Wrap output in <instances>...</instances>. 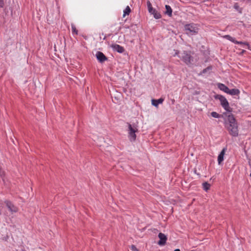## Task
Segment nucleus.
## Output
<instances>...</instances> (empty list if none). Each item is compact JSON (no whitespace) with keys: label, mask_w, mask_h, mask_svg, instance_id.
I'll use <instances>...</instances> for the list:
<instances>
[{"label":"nucleus","mask_w":251,"mask_h":251,"mask_svg":"<svg viewBox=\"0 0 251 251\" xmlns=\"http://www.w3.org/2000/svg\"><path fill=\"white\" fill-rule=\"evenodd\" d=\"M5 203L11 213H16L18 212V208L15 206L11 201H5Z\"/></svg>","instance_id":"obj_7"},{"label":"nucleus","mask_w":251,"mask_h":251,"mask_svg":"<svg viewBox=\"0 0 251 251\" xmlns=\"http://www.w3.org/2000/svg\"><path fill=\"white\" fill-rule=\"evenodd\" d=\"M158 237L159 241L158 242V244L160 246H164L166 244L167 239V236L162 233H159Z\"/></svg>","instance_id":"obj_8"},{"label":"nucleus","mask_w":251,"mask_h":251,"mask_svg":"<svg viewBox=\"0 0 251 251\" xmlns=\"http://www.w3.org/2000/svg\"><path fill=\"white\" fill-rule=\"evenodd\" d=\"M111 47L114 50L119 53H123L125 50L124 48L119 45L113 44L111 45Z\"/></svg>","instance_id":"obj_11"},{"label":"nucleus","mask_w":251,"mask_h":251,"mask_svg":"<svg viewBox=\"0 0 251 251\" xmlns=\"http://www.w3.org/2000/svg\"><path fill=\"white\" fill-rule=\"evenodd\" d=\"M234 43L237 44L245 45H246V46L248 45V43H247V42H241V41H237L236 40L235 41Z\"/></svg>","instance_id":"obj_22"},{"label":"nucleus","mask_w":251,"mask_h":251,"mask_svg":"<svg viewBox=\"0 0 251 251\" xmlns=\"http://www.w3.org/2000/svg\"><path fill=\"white\" fill-rule=\"evenodd\" d=\"M164 99L162 98H160L158 100H152L151 103L155 107H157L159 104H161L163 102Z\"/></svg>","instance_id":"obj_13"},{"label":"nucleus","mask_w":251,"mask_h":251,"mask_svg":"<svg viewBox=\"0 0 251 251\" xmlns=\"http://www.w3.org/2000/svg\"><path fill=\"white\" fill-rule=\"evenodd\" d=\"M245 50H242L241 52V54H243V53H244L245 52Z\"/></svg>","instance_id":"obj_29"},{"label":"nucleus","mask_w":251,"mask_h":251,"mask_svg":"<svg viewBox=\"0 0 251 251\" xmlns=\"http://www.w3.org/2000/svg\"><path fill=\"white\" fill-rule=\"evenodd\" d=\"M165 9L166 11H165V14L171 17L172 15V9L171 7L169 5H166Z\"/></svg>","instance_id":"obj_15"},{"label":"nucleus","mask_w":251,"mask_h":251,"mask_svg":"<svg viewBox=\"0 0 251 251\" xmlns=\"http://www.w3.org/2000/svg\"><path fill=\"white\" fill-rule=\"evenodd\" d=\"M0 176L1 177H4L5 176V172L4 171L2 170V169L0 168Z\"/></svg>","instance_id":"obj_24"},{"label":"nucleus","mask_w":251,"mask_h":251,"mask_svg":"<svg viewBox=\"0 0 251 251\" xmlns=\"http://www.w3.org/2000/svg\"><path fill=\"white\" fill-rule=\"evenodd\" d=\"M211 115L214 118H218L220 117L219 114L216 112H211Z\"/></svg>","instance_id":"obj_19"},{"label":"nucleus","mask_w":251,"mask_h":251,"mask_svg":"<svg viewBox=\"0 0 251 251\" xmlns=\"http://www.w3.org/2000/svg\"><path fill=\"white\" fill-rule=\"evenodd\" d=\"M178 51L177 50H176V52H175V55H177V54H178Z\"/></svg>","instance_id":"obj_30"},{"label":"nucleus","mask_w":251,"mask_h":251,"mask_svg":"<svg viewBox=\"0 0 251 251\" xmlns=\"http://www.w3.org/2000/svg\"><path fill=\"white\" fill-rule=\"evenodd\" d=\"M72 29L73 33H75V34H77L78 31L75 25H72Z\"/></svg>","instance_id":"obj_20"},{"label":"nucleus","mask_w":251,"mask_h":251,"mask_svg":"<svg viewBox=\"0 0 251 251\" xmlns=\"http://www.w3.org/2000/svg\"><path fill=\"white\" fill-rule=\"evenodd\" d=\"M224 115L226 117L224 122L226 128L230 135L233 137L238 136L239 135L238 125L235 118L231 113H225Z\"/></svg>","instance_id":"obj_1"},{"label":"nucleus","mask_w":251,"mask_h":251,"mask_svg":"<svg viewBox=\"0 0 251 251\" xmlns=\"http://www.w3.org/2000/svg\"><path fill=\"white\" fill-rule=\"evenodd\" d=\"M131 250L133 251H139L137 248L136 247H135V246L134 245H131Z\"/></svg>","instance_id":"obj_25"},{"label":"nucleus","mask_w":251,"mask_h":251,"mask_svg":"<svg viewBox=\"0 0 251 251\" xmlns=\"http://www.w3.org/2000/svg\"><path fill=\"white\" fill-rule=\"evenodd\" d=\"M211 69V68L210 67H208L207 68H206V69H204L203 71H202V73H205L206 72V71L207 70H210Z\"/></svg>","instance_id":"obj_26"},{"label":"nucleus","mask_w":251,"mask_h":251,"mask_svg":"<svg viewBox=\"0 0 251 251\" xmlns=\"http://www.w3.org/2000/svg\"><path fill=\"white\" fill-rule=\"evenodd\" d=\"M226 150V148H224L218 155V164L219 165H220L221 164V163L222 162V161L224 160V157L225 154Z\"/></svg>","instance_id":"obj_10"},{"label":"nucleus","mask_w":251,"mask_h":251,"mask_svg":"<svg viewBox=\"0 0 251 251\" xmlns=\"http://www.w3.org/2000/svg\"><path fill=\"white\" fill-rule=\"evenodd\" d=\"M223 37L224 38H226V39L232 42H233V43L235 42V40L229 35H225L223 36Z\"/></svg>","instance_id":"obj_18"},{"label":"nucleus","mask_w":251,"mask_h":251,"mask_svg":"<svg viewBox=\"0 0 251 251\" xmlns=\"http://www.w3.org/2000/svg\"><path fill=\"white\" fill-rule=\"evenodd\" d=\"M5 2L4 0H0V7L3 8L4 7Z\"/></svg>","instance_id":"obj_23"},{"label":"nucleus","mask_w":251,"mask_h":251,"mask_svg":"<svg viewBox=\"0 0 251 251\" xmlns=\"http://www.w3.org/2000/svg\"><path fill=\"white\" fill-rule=\"evenodd\" d=\"M96 56L97 59L101 63L103 62L107 59L104 54L100 51H97L96 54Z\"/></svg>","instance_id":"obj_9"},{"label":"nucleus","mask_w":251,"mask_h":251,"mask_svg":"<svg viewBox=\"0 0 251 251\" xmlns=\"http://www.w3.org/2000/svg\"><path fill=\"white\" fill-rule=\"evenodd\" d=\"M179 57L187 65L191 64L193 61V57L190 51H183Z\"/></svg>","instance_id":"obj_4"},{"label":"nucleus","mask_w":251,"mask_h":251,"mask_svg":"<svg viewBox=\"0 0 251 251\" xmlns=\"http://www.w3.org/2000/svg\"><path fill=\"white\" fill-rule=\"evenodd\" d=\"M147 5L149 13L153 15L154 18H155L156 19L161 18V14L157 10H156L155 9H154L152 7V5L149 0H148L147 1Z\"/></svg>","instance_id":"obj_6"},{"label":"nucleus","mask_w":251,"mask_h":251,"mask_svg":"<svg viewBox=\"0 0 251 251\" xmlns=\"http://www.w3.org/2000/svg\"><path fill=\"white\" fill-rule=\"evenodd\" d=\"M127 125L129 139L130 141H134L136 138L135 133L138 131L137 126L135 124L131 125L129 123H127Z\"/></svg>","instance_id":"obj_3"},{"label":"nucleus","mask_w":251,"mask_h":251,"mask_svg":"<svg viewBox=\"0 0 251 251\" xmlns=\"http://www.w3.org/2000/svg\"><path fill=\"white\" fill-rule=\"evenodd\" d=\"M250 176L251 177V173L250 174Z\"/></svg>","instance_id":"obj_32"},{"label":"nucleus","mask_w":251,"mask_h":251,"mask_svg":"<svg viewBox=\"0 0 251 251\" xmlns=\"http://www.w3.org/2000/svg\"><path fill=\"white\" fill-rule=\"evenodd\" d=\"M248 159L249 164L251 168V159L250 158H248Z\"/></svg>","instance_id":"obj_27"},{"label":"nucleus","mask_w":251,"mask_h":251,"mask_svg":"<svg viewBox=\"0 0 251 251\" xmlns=\"http://www.w3.org/2000/svg\"><path fill=\"white\" fill-rule=\"evenodd\" d=\"M218 87L221 90L225 92L226 93H227V92L229 90L228 88L226 86L225 84H222V83H218Z\"/></svg>","instance_id":"obj_14"},{"label":"nucleus","mask_w":251,"mask_h":251,"mask_svg":"<svg viewBox=\"0 0 251 251\" xmlns=\"http://www.w3.org/2000/svg\"><path fill=\"white\" fill-rule=\"evenodd\" d=\"M175 251H180V250H179V249H176V250H175Z\"/></svg>","instance_id":"obj_31"},{"label":"nucleus","mask_w":251,"mask_h":251,"mask_svg":"<svg viewBox=\"0 0 251 251\" xmlns=\"http://www.w3.org/2000/svg\"><path fill=\"white\" fill-rule=\"evenodd\" d=\"M234 7L235 9H236L240 13H242V8H241L237 4H235Z\"/></svg>","instance_id":"obj_21"},{"label":"nucleus","mask_w":251,"mask_h":251,"mask_svg":"<svg viewBox=\"0 0 251 251\" xmlns=\"http://www.w3.org/2000/svg\"><path fill=\"white\" fill-rule=\"evenodd\" d=\"M240 93V92L239 89H232L231 90L229 89L227 94L230 95L231 96H238Z\"/></svg>","instance_id":"obj_12"},{"label":"nucleus","mask_w":251,"mask_h":251,"mask_svg":"<svg viewBox=\"0 0 251 251\" xmlns=\"http://www.w3.org/2000/svg\"><path fill=\"white\" fill-rule=\"evenodd\" d=\"M130 12V8L127 6L124 11L123 17H125L126 15H128Z\"/></svg>","instance_id":"obj_17"},{"label":"nucleus","mask_w":251,"mask_h":251,"mask_svg":"<svg viewBox=\"0 0 251 251\" xmlns=\"http://www.w3.org/2000/svg\"><path fill=\"white\" fill-rule=\"evenodd\" d=\"M199 25L195 24H187L184 25V30L188 35H193L199 32Z\"/></svg>","instance_id":"obj_2"},{"label":"nucleus","mask_w":251,"mask_h":251,"mask_svg":"<svg viewBox=\"0 0 251 251\" xmlns=\"http://www.w3.org/2000/svg\"><path fill=\"white\" fill-rule=\"evenodd\" d=\"M215 99L219 100L221 105L226 111L230 112H231L232 108L229 106L228 102L225 97L222 95H217L215 96Z\"/></svg>","instance_id":"obj_5"},{"label":"nucleus","mask_w":251,"mask_h":251,"mask_svg":"<svg viewBox=\"0 0 251 251\" xmlns=\"http://www.w3.org/2000/svg\"><path fill=\"white\" fill-rule=\"evenodd\" d=\"M210 184L206 182L202 183L203 188L206 191H207L210 189Z\"/></svg>","instance_id":"obj_16"},{"label":"nucleus","mask_w":251,"mask_h":251,"mask_svg":"<svg viewBox=\"0 0 251 251\" xmlns=\"http://www.w3.org/2000/svg\"><path fill=\"white\" fill-rule=\"evenodd\" d=\"M248 47V49L251 50V47H250V45L248 44V45L247 46Z\"/></svg>","instance_id":"obj_28"}]
</instances>
